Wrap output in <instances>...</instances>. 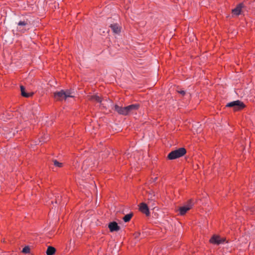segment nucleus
<instances>
[{
	"instance_id": "obj_1",
	"label": "nucleus",
	"mask_w": 255,
	"mask_h": 255,
	"mask_svg": "<svg viewBox=\"0 0 255 255\" xmlns=\"http://www.w3.org/2000/svg\"><path fill=\"white\" fill-rule=\"evenodd\" d=\"M139 108L138 104H132L125 107H120L117 105H114V109L119 114L123 116H128L133 114L134 112L138 110Z\"/></svg>"
},
{
	"instance_id": "obj_2",
	"label": "nucleus",
	"mask_w": 255,
	"mask_h": 255,
	"mask_svg": "<svg viewBox=\"0 0 255 255\" xmlns=\"http://www.w3.org/2000/svg\"><path fill=\"white\" fill-rule=\"evenodd\" d=\"M186 153V150L184 147L179 148L176 150L170 152L167 157L168 159H175L179 158L185 155Z\"/></svg>"
},
{
	"instance_id": "obj_3",
	"label": "nucleus",
	"mask_w": 255,
	"mask_h": 255,
	"mask_svg": "<svg viewBox=\"0 0 255 255\" xmlns=\"http://www.w3.org/2000/svg\"><path fill=\"white\" fill-rule=\"evenodd\" d=\"M73 93L71 90H61L59 92H56L54 94V97L55 99L58 101L66 100L68 97H73L72 95Z\"/></svg>"
},
{
	"instance_id": "obj_4",
	"label": "nucleus",
	"mask_w": 255,
	"mask_h": 255,
	"mask_svg": "<svg viewBox=\"0 0 255 255\" xmlns=\"http://www.w3.org/2000/svg\"><path fill=\"white\" fill-rule=\"evenodd\" d=\"M17 30L24 32L30 28V22L27 19H23L16 22Z\"/></svg>"
},
{
	"instance_id": "obj_5",
	"label": "nucleus",
	"mask_w": 255,
	"mask_h": 255,
	"mask_svg": "<svg viewBox=\"0 0 255 255\" xmlns=\"http://www.w3.org/2000/svg\"><path fill=\"white\" fill-rule=\"evenodd\" d=\"M226 106L228 107H232L234 111H237L244 109L245 107V105L243 102L239 100H237L229 103Z\"/></svg>"
},
{
	"instance_id": "obj_6",
	"label": "nucleus",
	"mask_w": 255,
	"mask_h": 255,
	"mask_svg": "<svg viewBox=\"0 0 255 255\" xmlns=\"http://www.w3.org/2000/svg\"><path fill=\"white\" fill-rule=\"evenodd\" d=\"M194 204V203L192 199L188 200L184 206L180 207L179 209L180 214L181 215H184L188 210L192 208Z\"/></svg>"
},
{
	"instance_id": "obj_7",
	"label": "nucleus",
	"mask_w": 255,
	"mask_h": 255,
	"mask_svg": "<svg viewBox=\"0 0 255 255\" xmlns=\"http://www.w3.org/2000/svg\"><path fill=\"white\" fill-rule=\"evenodd\" d=\"M87 99L88 100L91 101L92 102L99 103L101 104V106L104 107V104L102 103L103 100L102 97L98 95L97 94L88 95L87 96Z\"/></svg>"
},
{
	"instance_id": "obj_8",
	"label": "nucleus",
	"mask_w": 255,
	"mask_h": 255,
	"mask_svg": "<svg viewBox=\"0 0 255 255\" xmlns=\"http://www.w3.org/2000/svg\"><path fill=\"white\" fill-rule=\"evenodd\" d=\"M225 239L221 238L219 236L214 235L213 236L210 240V242L214 244L219 245L224 243Z\"/></svg>"
},
{
	"instance_id": "obj_9",
	"label": "nucleus",
	"mask_w": 255,
	"mask_h": 255,
	"mask_svg": "<svg viewBox=\"0 0 255 255\" xmlns=\"http://www.w3.org/2000/svg\"><path fill=\"white\" fill-rule=\"evenodd\" d=\"M139 210L142 213L145 214L146 216H149L150 214L148 206L145 203H141L140 204Z\"/></svg>"
},
{
	"instance_id": "obj_10",
	"label": "nucleus",
	"mask_w": 255,
	"mask_h": 255,
	"mask_svg": "<svg viewBox=\"0 0 255 255\" xmlns=\"http://www.w3.org/2000/svg\"><path fill=\"white\" fill-rule=\"evenodd\" d=\"M108 227L111 232L118 231L120 229V227L118 226V224L115 222H111L109 224Z\"/></svg>"
},
{
	"instance_id": "obj_11",
	"label": "nucleus",
	"mask_w": 255,
	"mask_h": 255,
	"mask_svg": "<svg viewBox=\"0 0 255 255\" xmlns=\"http://www.w3.org/2000/svg\"><path fill=\"white\" fill-rule=\"evenodd\" d=\"M244 6L243 3H239L235 8L232 10V12L236 15H239L241 14L242 9L244 7Z\"/></svg>"
},
{
	"instance_id": "obj_12",
	"label": "nucleus",
	"mask_w": 255,
	"mask_h": 255,
	"mask_svg": "<svg viewBox=\"0 0 255 255\" xmlns=\"http://www.w3.org/2000/svg\"><path fill=\"white\" fill-rule=\"evenodd\" d=\"M110 27L115 33L119 34L121 32V27L117 23L111 24Z\"/></svg>"
},
{
	"instance_id": "obj_13",
	"label": "nucleus",
	"mask_w": 255,
	"mask_h": 255,
	"mask_svg": "<svg viewBox=\"0 0 255 255\" xmlns=\"http://www.w3.org/2000/svg\"><path fill=\"white\" fill-rule=\"evenodd\" d=\"M20 91H21V95L23 96V97H26V98H28V97H30L31 96H32L33 95V93H27L25 92V88L24 87V86H20Z\"/></svg>"
},
{
	"instance_id": "obj_14",
	"label": "nucleus",
	"mask_w": 255,
	"mask_h": 255,
	"mask_svg": "<svg viewBox=\"0 0 255 255\" xmlns=\"http://www.w3.org/2000/svg\"><path fill=\"white\" fill-rule=\"evenodd\" d=\"M56 252V249L51 246H49L47 249V255H53Z\"/></svg>"
},
{
	"instance_id": "obj_15",
	"label": "nucleus",
	"mask_w": 255,
	"mask_h": 255,
	"mask_svg": "<svg viewBox=\"0 0 255 255\" xmlns=\"http://www.w3.org/2000/svg\"><path fill=\"white\" fill-rule=\"evenodd\" d=\"M155 194H154L153 192H152V193H149L148 195V204H150L151 203L153 205L154 204L153 203H152V202H154L155 200Z\"/></svg>"
},
{
	"instance_id": "obj_16",
	"label": "nucleus",
	"mask_w": 255,
	"mask_h": 255,
	"mask_svg": "<svg viewBox=\"0 0 255 255\" xmlns=\"http://www.w3.org/2000/svg\"><path fill=\"white\" fill-rule=\"evenodd\" d=\"M132 216V213L128 214L123 217V219L125 222H128L130 221Z\"/></svg>"
},
{
	"instance_id": "obj_17",
	"label": "nucleus",
	"mask_w": 255,
	"mask_h": 255,
	"mask_svg": "<svg viewBox=\"0 0 255 255\" xmlns=\"http://www.w3.org/2000/svg\"><path fill=\"white\" fill-rule=\"evenodd\" d=\"M178 93L181 94L182 96H185L186 95H189V97H190V94L189 93L187 94L186 91L183 90H178L177 91Z\"/></svg>"
},
{
	"instance_id": "obj_18",
	"label": "nucleus",
	"mask_w": 255,
	"mask_h": 255,
	"mask_svg": "<svg viewBox=\"0 0 255 255\" xmlns=\"http://www.w3.org/2000/svg\"><path fill=\"white\" fill-rule=\"evenodd\" d=\"M23 253L27 254L30 252V248L28 246L25 247L22 251Z\"/></svg>"
},
{
	"instance_id": "obj_19",
	"label": "nucleus",
	"mask_w": 255,
	"mask_h": 255,
	"mask_svg": "<svg viewBox=\"0 0 255 255\" xmlns=\"http://www.w3.org/2000/svg\"><path fill=\"white\" fill-rule=\"evenodd\" d=\"M54 165L56 166L61 167L62 166L63 164L59 162L58 160H54Z\"/></svg>"
},
{
	"instance_id": "obj_20",
	"label": "nucleus",
	"mask_w": 255,
	"mask_h": 255,
	"mask_svg": "<svg viewBox=\"0 0 255 255\" xmlns=\"http://www.w3.org/2000/svg\"><path fill=\"white\" fill-rule=\"evenodd\" d=\"M60 196L58 195L57 196H56V199H55V203H58V202H60Z\"/></svg>"
},
{
	"instance_id": "obj_21",
	"label": "nucleus",
	"mask_w": 255,
	"mask_h": 255,
	"mask_svg": "<svg viewBox=\"0 0 255 255\" xmlns=\"http://www.w3.org/2000/svg\"><path fill=\"white\" fill-rule=\"evenodd\" d=\"M139 235H140L139 233H136L134 234V237H135V238H138V237H139Z\"/></svg>"
},
{
	"instance_id": "obj_22",
	"label": "nucleus",
	"mask_w": 255,
	"mask_h": 255,
	"mask_svg": "<svg viewBox=\"0 0 255 255\" xmlns=\"http://www.w3.org/2000/svg\"><path fill=\"white\" fill-rule=\"evenodd\" d=\"M192 157L190 156V155H188V156H187L185 157V158H192Z\"/></svg>"
},
{
	"instance_id": "obj_23",
	"label": "nucleus",
	"mask_w": 255,
	"mask_h": 255,
	"mask_svg": "<svg viewBox=\"0 0 255 255\" xmlns=\"http://www.w3.org/2000/svg\"><path fill=\"white\" fill-rule=\"evenodd\" d=\"M156 179H157V177H155L154 179V181H155Z\"/></svg>"
}]
</instances>
